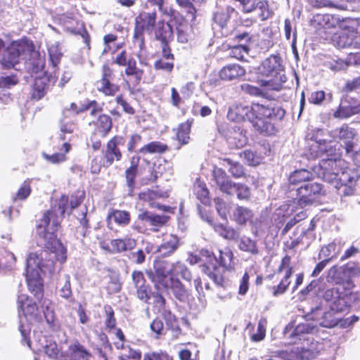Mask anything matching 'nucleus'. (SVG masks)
I'll return each mask as SVG.
<instances>
[{
	"instance_id": "obj_34",
	"label": "nucleus",
	"mask_w": 360,
	"mask_h": 360,
	"mask_svg": "<svg viewBox=\"0 0 360 360\" xmlns=\"http://www.w3.org/2000/svg\"><path fill=\"white\" fill-rule=\"evenodd\" d=\"M57 288L60 297L65 299H68L72 297V292L70 284V276L69 274H65L60 276L57 282Z\"/></svg>"
},
{
	"instance_id": "obj_41",
	"label": "nucleus",
	"mask_w": 360,
	"mask_h": 360,
	"mask_svg": "<svg viewBox=\"0 0 360 360\" xmlns=\"http://www.w3.org/2000/svg\"><path fill=\"white\" fill-rule=\"evenodd\" d=\"M222 165L227 167L229 172L235 178H240L244 175V168L238 162H234L229 158H225L222 161Z\"/></svg>"
},
{
	"instance_id": "obj_63",
	"label": "nucleus",
	"mask_w": 360,
	"mask_h": 360,
	"mask_svg": "<svg viewBox=\"0 0 360 360\" xmlns=\"http://www.w3.org/2000/svg\"><path fill=\"white\" fill-rule=\"evenodd\" d=\"M232 35L234 41L243 44H247L251 39L250 34L246 31L235 30Z\"/></svg>"
},
{
	"instance_id": "obj_58",
	"label": "nucleus",
	"mask_w": 360,
	"mask_h": 360,
	"mask_svg": "<svg viewBox=\"0 0 360 360\" xmlns=\"http://www.w3.org/2000/svg\"><path fill=\"white\" fill-rule=\"evenodd\" d=\"M31 193L30 181L27 180L23 182L20 188L15 194L14 200H25Z\"/></svg>"
},
{
	"instance_id": "obj_52",
	"label": "nucleus",
	"mask_w": 360,
	"mask_h": 360,
	"mask_svg": "<svg viewBox=\"0 0 360 360\" xmlns=\"http://www.w3.org/2000/svg\"><path fill=\"white\" fill-rule=\"evenodd\" d=\"M41 309L46 321L50 323L54 320V310L53 303L48 299H44L41 303Z\"/></svg>"
},
{
	"instance_id": "obj_2",
	"label": "nucleus",
	"mask_w": 360,
	"mask_h": 360,
	"mask_svg": "<svg viewBox=\"0 0 360 360\" xmlns=\"http://www.w3.org/2000/svg\"><path fill=\"white\" fill-rule=\"evenodd\" d=\"M54 259L60 262L49 250H41L29 254L26 260V280L30 291L37 300L43 297V285L41 273L52 274L54 271Z\"/></svg>"
},
{
	"instance_id": "obj_62",
	"label": "nucleus",
	"mask_w": 360,
	"mask_h": 360,
	"mask_svg": "<svg viewBox=\"0 0 360 360\" xmlns=\"http://www.w3.org/2000/svg\"><path fill=\"white\" fill-rule=\"evenodd\" d=\"M76 126L72 122H65L62 120L60 124V139L65 140V134H71L75 129Z\"/></svg>"
},
{
	"instance_id": "obj_35",
	"label": "nucleus",
	"mask_w": 360,
	"mask_h": 360,
	"mask_svg": "<svg viewBox=\"0 0 360 360\" xmlns=\"http://www.w3.org/2000/svg\"><path fill=\"white\" fill-rule=\"evenodd\" d=\"M172 277L176 278L180 276L182 279L190 282L192 280V274L187 266L181 262H172Z\"/></svg>"
},
{
	"instance_id": "obj_27",
	"label": "nucleus",
	"mask_w": 360,
	"mask_h": 360,
	"mask_svg": "<svg viewBox=\"0 0 360 360\" xmlns=\"http://www.w3.org/2000/svg\"><path fill=\"white\" fill-rule=\"evenodd\" d=\"M129 222L130 214L127 211L115 210L110 212L107 217L108 227L111 230L114 229V224L124 226Z\"/></svg>"
},
{
	"instance_id": "obj_37",
	"label": "nucleus",
	"mask_w": 360,
	"mask_h": 360,
	"mask_svg": "<svg viewBox=\"0 0 360 360\" xmlns=\"http://www.w3.org/2000/svg\"><path fill=\"white\" fill-rule=\"evenodd\" d=\"M193 120H188L186 122L181 123L177 130L176 137L179 142L181 145L187 144L190 140L191 127L193 124Z\"/></svg>"
},
{
	"instance_id": "obj_55",
	"label": "nucleus",
	"mask_w": 360,
	"mask_h": 360,
	"mask_svg": "<svg viewBox=\"0 0 360 360\" xmlns=\"http://www.w3.org/2000/svg\"><path fill=\"white\" fill-rule=\"evenodd\" d=\"M143 360H173V359L166 352L160 350L146 353Z\"/></svg>"
},
{
	"instance_id": "obj_49",
	"label": "nucleus",
	"mask_w": 360,
	"mask_h": 360,
	"mask_svg": "<svg viewBox=\"0 0 360 360\" xmlns=\"http://www.w3.org/2000/svg\"><path fill=\"white\" fill-rule=\"evenodd\" d=\"M167 196V193H161L150 189L139 193V198L143 201L148 202L152 207H154L155 205V203L153 202L155 199L158 198H165Z\"/></svg>"
},
{
	"instance_id": "obj_56",
	"label": "nucleus",
	"mask_w": 360,
	"mask_h": 360,
	"mask_svg": "<svg viewBox=\"0 0 360 360\" xmlns=\"http://www.w3.org/2000/svg\"><path fill=\"white\" fill-rule=\"evenodd\" d=\"M242 90L251 95V96H261L264 97L266 94L265 91H268L264 87L259 88L255 86H252L249 84H243L241 85Z\"/></svg>"
},
{
	"instance_id": "obj_17",
	"label": "nucleus",
	"mask_w": 360,
	"mask_h": 360,
	"mask_svg": "<svg viewBox=\"0 0 360 360\" xmlns=\"http://www.w3.org/2000/svg\"><path fill=\"white\" fill-rule=\"evenodd\" d=\"M124 141L122 136H114L108 142L104 154V164L106 167L110 166L115 160L119 161L121 160L122 153L118 148V146L124 145Z\"/></svg>"
},
{
	"instance_id": "obj_23",
	"label": "nucleus",
	"mask_w": 360,
	"mask_h": 360,
	"mask_svg": "<svg viewBox=\"0 0 360 360\" xmlns=\"http://www.w3.org/2000/svg\"><path fill=\"white\" fill-rule=\"evenodd\" d=\"M57 77L54 75H50L49 77H37L34 80L32 98L36 100H39L43 98L46 94L49 88V82H52L54 84L56 82Z\"/></svg>"
},
{
	"instance_id": "obj_53",
	"label": "nucleus",
	"mask_w": 360,
	"mask_h": 360,
	"mask_svg": "<svg viewBox=\"0 0 360 360\" xmlns=\"http://www.w3.org/2000/svg\"><path fill=\"white\" fill-rule=\"evenodd\" d=\"M248 46L247 44H240L233 46L230 50L229 55L232 58L242 60L244 59L245 55L248 53Z\"/></svg>"
},
{
	"instance_id": "obj_30",
	"label": "nucleus",
	"mask_w": 360,
	"mask_h": 360,
	"mask_svg": "<svg viewBox=\"0 0 360 360\" xmlns=\"http://www.w3.org/2000/svg\"><path fill=\"white\" fill-rule=\"evenodd\" d=\"M155 37L164 43H168L173 38V30L169 23L164 21H158L154 29Z\"/></svg>"
},
{
	"instance_id": "obj_54",
	"label": "nucleus",
	"mask_w": 360,
	"mask_h": 360,
	"mask_svg": "<svg viewBox=\"0 0 360 360\" xmlns=\"http://www.w3.org/2000/svg\"><path fill=\"white\" fill-rule=\"evenodd\" d=\"M203 0H176V2L181 7L187 9V17H191L193 20L195 18L196 9L193 6L192 2L200 3Z\"/></svg>"
},
{
	"instance_id": "obj_32",
	"label": "nucleus",
	"mask_w": 360,
	"mask_h": 360,
	"mask_svg": "<svg viewBox=\"0 0 360 360\" xmlns=\"http://www.w3.org/2000/svg\"><path fill=\"white\" fill-rule=\"evenodd\" d=\"M238 247L240 250L248 252L251 255H257L259 253L257 240L248 236H243L239 238Z\"/></svg>"
},
{
	"instance_id": "obj_38",
	"label": "nucleus",
	"mask_w": 360,
	"mask_h": 360,
	"mask_svg": "<svg viewBox=\"0 0 360 360\" xmlns=\"http://www.w3.org/2000/svg\"><path fill=\"white\" fill-rule=\"evenodd\" d=\"M252 212L248 207L237 206L233 212V219L238 224H245L252 217Z\"/></svg>"
},
{
	"instance_id": "obj_3",
	"label": "nucleus",
	"mask_w": 360,
	"mask_h": 360,
	"mask_svg": "<svg viewBox=\"0 0 360 360\" xmlns=\"http://www.w3.org/2000/svg\"><path fill=\"white\" fill-rule=\"evenodd\" d=\"M315 171L319 178L339 188L340 185L355 184L357 173L347 167L345 160L335 158L323 159Z\"/></svg>"
},
{
	"instance_id": "obj_20",
	"label": "nucleus",
	"mask_w": 360,
	"mask_h": 360,
	"mask_svg": "<svg viewBox=\"0 0 360 360\" xmlns=\"http://www.w3.org/2000/svg\"><path fill=\"white\" fill-rule=\"evenodd\" d=\"M169 283L167 284V287L163 289L170 291L174 298L179 302H187L190 296V292L181 281L178 278L173 277L169 278Z\"/></svg>"
},
{
	"instance_id": "obj_60",
	"label": "nucleus",
	"mask_w": 360,
	"mask_h": 360,
	"mask_svg": "<svg viewBox=\"0 0 360 360\" xmlns=\"http://www.w3.org/2000/svg\"><path fill=\"white\" fill-rule=\"evenodd\" d=\"M136 169H129L127 168L125 171V179H126V183L127 186L129 188V193H131L134 188V184H135V178L137 174Z\"/></svg>"
},
{
	"instance_id": "obj_19",
	"label": "nucleus",
	"mask_w": 360,
	"mask_h": 360,
	"mask_svg": "<svg viewBox=\"0 0 360 360\" xmlns=\"http://www.w3.org/2000/svg\"><path fill=\"white\" fill-rule=\"evenodd\" d=\"M336 148L332 144H321L314 142L309 148V158L315 159L321 158L328 159L337 157Z\"/></svg>"
},
{
	"instance_id": "obj_61",
	"label": "nucleus",
	"mask_w": 360,
	"mask_h": 360,
	"mask_svg": "<svg viewBox=\"0 0 360 360\" xmlns=\"http://www.w3.org/2000/svg\"><path fill=\"white\" fill-rule=\"evenodd\" d=\"M194 287L198 294V300L200 302V307L201 308H205L207 304L205 295L202 291V285L201 279L198 277L194 279L193 281Z\"/></svg>"
},
{
	"instance_id": "obj_15",
	"label": "nucleus",
	"mask_w": 360,
	"mask_h": 360,
	"mask_svg": "<svg viewBox=\"0 0 360 360\" xmlns=\"http://www.w3.org/2000/svg\"><path fill=\"white\" fill-rule=\"evenodd\" d=\"M136 245V240L126 237L124 238H117L110 240V245L105 243H101L102 249L110 253H121L128 250H133Z\"/></svg>"
},
{
	"instance_id": "obj_14",
	"label": "nucleus",
	"mask_w": 360,
	"mask_h": 360,
	"mask_svg": "<svg viewBox=\"0 0 360 360\" xmlns=\"http://www.w3.org/2000/svg\"><path fill=\"white\" fill-rule=\"evenodd\" d=\"M24 51V46L18 42H13L4 52L1 59L0 65L2 69L13 68L18 63L20 56Z\"/></svg>"
},
{
	"instance_id": "obj_13",
	"label": "nucleus",
	"mask_w": 360,
	"mask_h": 360,
	"mask_svg": "<svg viewBox=\"0 0 360 360\" xmlns=\"http://www.w3.org/2000/svg\"><path fill=\"white\" fill-rule=\"evenodd\" d=\"M334 45L339 49L360 47V35L354 30H346L333 37Z\"/></svg>"
},
{
	"instance_id": "obj_11",
	"label": "nucleus",
	"mask_w": 360,
	"mask_h": 360,
	"mask_svg": "<svg viewBox=\"0 0 360 360\" xmlns=\"http://www.w3.org/2000/svg\"><path fill=\"white\" fill-rule=\"evenodd\" d=\"M147 275L157 290L167 287L168 276L172 277L171 264L167 261L158 260L154 262V270L147 271Z\"/></svg>"
},
{
	"instance_id": "obj_5",
	"label": "nucleus",
	"mask_w": 360,
	"mask_h": 360,
	"mask_svg": "<svg viewBox=\"0 0 360 360\" xmlns=\"http://www.w3.org/2000/svg\"><path fill=\"white\" fill-rule=\"evenodd\" d=\"M359 293L352 292L344 285H335L326 290L322 295L324 300L328 303L332 311L344 312L347 311L351 305L359 300Z\"/></svg>"
},
{
	"instance_id": "obj_47",
	"label": "nucleus",
	"mask_w": 360,
	"mask_h": 360,
	"mask_svg": "<svg viewBox=\"0 0 360 360\" xmlns=\"http://www.w3.org/2000/svg\"><path fill=\"white\" fill-rule=\"evenodd\" d=\"M326 281L328 283H335L336 285H342L341 267L334 265L331 266L326 273Z\"/></svg>"
},
{
	"instance_id": "obj_28",
	"label": "nucleus",
	"mask_w": 360,
	"mask_h": 360,
	"mask_svg": "<svg viewBox=\"0 0 360 360\" xmlns=\"http://www.w3.org/2000/svg\"><path fill=\"white\" fill-rule=\"evenodd\" d=\"M340 242L334 240L333 242L323 246L318 255V259H323L330 262L334 259L337 258L341 251Z\"/></svg>"
},
{
	"instance_id": "obj_22",
	"label": "nucleus",
	"mask_w": 360,
	"mask_h": 360,
	"mask_svg": "<svg viewBox=\"0 0 360 360\" xmlns=\"http://www.w3.org/2000/svg\"><path fill=\"white\" fill-rule=\"evenodd\" d=\"M318 332V328L316 325L309 323H302L298 324L290 335L292 344H297L299 341L306 339V335L314 334Z\"/></svg>"
},
{
	"instance_id": "obj_57",
	"label": "nucleus",
	"mask_w": 360,
	"mask_h": 360,
	"mask_svg": "<svg viewBox=\"0 0 360 360\" xmlns=\"http://www.w3.org/2000/svg\"><path fill=\"white\" fill-rule=\"evenodd\" d=\"M154 68L158 70H162L166 72H171L174 68V60L165 58H160L154 63Z\"/></svg>"
},
{
	"instance_id": "obj_50",
	"label": "nucleus",
	"mask_w": 360,
	"mask_h": 360,
	"mask_svg": "<svg viewBox=\"0 0 360 360\" xmlns=\"http://www.w3.org/2000/svg\"><path fill=\"white\" fill-rule=\"evenodd\" d=\"M50 60L53 68H56L60 63L63 53L58 43L52 44L48 49Z\"/></svg>"
},
{
	"instance_id": "obj_39",
	"label": "nucleus",
	"mask_w": 360,
	"mask_h": 360,
	"mask_svg": "<svg viewBox=\"0 0 360 360\" xmlns=\"http://www.w3.org/2000/svg\"><path fill=\"white\" fill-rule=\"evenodd\" d=\"M70 148V145L68 143H64L63 145V150H64V153H56L52 155L42 153V156L46 161L51 164H59L65 161V154L69 152Z\"/></svg>"
},
{
	"instance_id": "obj_10",
	"label": "nucleus",
	"mask_w": 360,
	"mask_h": 360,
	"mask_svg": "<svg viewBox=\"0 0 360 360\" xmlns=\"http://www.w3.org/2000/svg\"><path fill=\"white\" fill-rule=\"evenodd\" d=\"M218 252L219 257L217 258L215 256V259H217L219 265L210 264L207 266L205 273L217 285H221L224 282L223 272L224 269L229 270L233 268V253L229 249L219 250Z\"/></svg>"
},
{
	"instance_id": "obj_12",
	"label": "nucleus",
	"mask_w": 360,
	"mask_h": 360,
	"mask_svg": "<svg viewBox=\"0 0 360 360\" xmlns=\"http://www.w3.org/2000/svg\"><path fill=\"white\" fill-rule=\"evenodd\" d=\"M337 313L335 311H332L330 308L325 311L321 306H317L311 309L306 317L316 321L322 327L330 328L337 326L339 322L340 318L337 316Z\"/></svg>"
},
{
	"instance_id": "obj_44",
	"label": "nucleus",
	"mask_w": 360,
	"mask_h": 360,
	"mask_svg": "<svg viewBox=\"0 0 360 360\" xmlns=\"http://www.w3.org/2000/svg\"><path fill=\"white\" fill-rule=\"evenodd\" d=\"M96 125L101 136H105L112 128V120L110 116L101 114L98 116Z\"/></svg>"
},
{
	"instance_id": "obj_9",
	"label": "nucleus",
	"mask_w": 360,
	"mask_h": 360,
	"mask_svg": "<svg viewBox=\"0 0 360 360\" xmlns=\"http://www.w3.org/2000/svg\"><path fill=\"white\" fill-rule=\"evenodd\" d=\"M297 198L294 200L292 212L294 211V205H298L301 209L312 205L316 200L323 194L322 185L310 181L296 188Z\"/></svg>"
},
{
	"instance_id": "obj_45",
	"label": "nucleus",
	"mask_w": 360,
	"mask_h": 360,
	"mask_svg": "<svg viewBox=\"0 0 360 360\" xmlns=\"http://www.w3.org/2000/svg\"><path fill=\"white\" fill-rule=\"evenodd\" d=\"M311 139L314 142L321 144H332L330 138V131L323 129H315L312 131Z\"/></svg>"
},
{
	"instance_id": "obj_64",
	"label": "nucleus",
	"mask_w": 360,
	"mask_h": 360,
	"mask_svg": "<svg viewBox=\"0 0 360 360\" xmlns=\"http://www.w3.org/2000/svg\"><path fill=\"white\" fill-rule=\"evenodd\" d=\"M45 354L51 359H56L58 357L59 348L56 342H50L44 346V348Z\"/></svg>"
},
{
	"instance_id": "obj_48",
	"label": "nucleus",
	"mask_w": 360,
	"mask_h": 360,
	"mask_svg": "<svg viewBox=\"0 0 360 360\" xmlns=\"http://www.w3.org/2000/svg\"><path fill=\"white\" fill-rule=\"evenodd\" d=\"M317 20L325 28L335 27L340 22L338 16L330 14L319 15H317Z\"/></svg>"
},
{
	"instance_id": "obj_40",
	"label": "nucleus",
	"mask_w": 360,
	"mask_h": 360,
	"mask_svg": "<svg viewBox=\"0 0 360 360\" xmlns=\"http://www.w3.org/2000/svg\"><path fill=\"white\" fill-rule=\"evenodd\" d=\"M323 65L334 72L345 70L348 67L347 59L343 60L338 57L328 59L324 62Z\"/></svg>"
},
{
	"instance_id": "obj_36",
	"label": "nucleus",
	"mask_w": 360,
	"mask_h": 360,
	"mask_svg": "<svg viewBox=\"0 0 360 360\" xmlns=\"http://www.w3.org/2000/svg\"><path fill=\"white\" fill-rule=\"evenodd\" d=\"M68 352L72 357L77 360H87L91 357V354L85 347L78 342L69 346Z\"/></svg>"
},
{
	"instance_id": "obj_33",
	"label": "nucleus",
	"mask_w": 360,
	"mask_h": 360,
	"mask_svg": "<svg viewBox=\"0 0 360 360\" xmlns=\"http://www.w3.org/2000/svg\"><path fill=\"white\" fill-rule=\"evenodd\" d=\"M228 141L237 148H242L247 143V137L243 129L239 127H234L229 131Z\"/></svg>"
},
{
	"instance_id": "obj_1",
	"label": "nucleus",
	"mask_w": 360,
	"mask_h": 360,
	"mask_svg": "<svg viewBox=\"0 0 360 360\" xmlns=\"http://www.w3.org/2000/svg\"><path fill=\"white\" fill-rule=\"evenodd\" d=\"M68 208V197L63 195L56 200L50 210L44 213L37 226V233L44 248L53 253L61 263L66 261L67 250L58 240L56 232L60 227V221Z\"/></svg>"
},
{
	"instance_id": "obj_46",
	"label": "nucleus",
	"mask_w": 360,
	"mask_h": 360,
	"mask_svg": "<svg viewBox=\"0 0 360 360\" xmlns=\"http://www.w3.org/2000/svg\"><path fill=\"white\" fill-rule=\"evenodd\" d=\"M167 150V146L160 141H153L142 147L139 150L140 153H162Z\"/></svg>"
},
{
	"instance_id": "obj_59",
	"label": "nucleus",
	"mask_w": 360,
	"mask_h": 360,
	"mask_svg": "<svg viewBox=\"0 0 360 360\" xmlns=\"http://www.w3.org/2000/svg\"><path fill=\"white\" fill-rule=\"evenodd\" d=\"M84 110L83 105L78 106L75 103H72L63 110V115L65 117H75Z\"/></svg>"
},
{
	"instance_id": "obj_43",
	"label": "nucleus",
	"mask_w": 360,
	"mask_h": 360,
	"mask_svg": "<svg viewBox=\"0 0 360 360\" xmlns=\"http://www.w3.org/2000/svg\"><path fill=\"white\" fill-rule=\"evenodd\" d=\"M125 69V74L134 77L136 83H139L142 79L143 72L136 67V62L134 58H129Z\"/></svg>"
},
{
	"instance_id": "obj_7",
	"label": "nucleus",
	"mask_w": 360,
	"mask_h": 360,
	"mask_svg": "<svg viewBox=\"0 0 360 360\" xmlns=\"http://www.w3.org/2000/svg\"><path fill=\"white\" fill-rule=\"evenodd\" d=\"M213 176L219 189L228 195L236 194L239 200H248L250 195V188L245 184H236L229 179L225 171L217 168L213 171Z\"/></svg>"
},
{
	"instance_id": "obj_18",
	"label": "nucleus",
	"mask_w": 360,
	"mask_h": 360,
	"mask_svg": "<svg viewBox=\"0 0 360 360\" xmlns=\"http://www.w3.org/2000/svg\"><path fill=\"white\" fill-rule=\"evenodd\" d=\"M102 79L97 82V89L105 96H113L120 89L119 86L110 82L112 76V70L108 65H103Z\"/></svg>"
},
{
	"instance_id": "obj_24",
	"label": "nucleus",
	"mask_w": 360,
	"mask_h": 360,
	"mask_svg": "<svg viewBox=\"0 0 360 360\" xmlns=\"http://www.w3.org/2000/svg\"><path fill=\"white\" fill-rule=\"evenodd\" d=\"M251 105L234 104L229 107L227 118L233 122L249 121Z\"/></svg>"
},
{
	"instance_id": "obj_6",
	"label": "nucleus",
	"mask_w": 360,
	"mask_h": 360,
	"mask_svg": "<svg viewBox=\"0 0 360 360\" xmlns=\"http://www.w3.org/2000/svg\"><path fill=\"white\" fill-rule=\"evenodd\" d=\"M281 71L280 58L271 56L264 60L258 68V74L266 77V79H258V84L267 90H279L281 84L277 82V79Z\"/></svg>"
},
{
	"instance_id": "obj_21",
	"label": "nucleus",
	"mask_w": 360,
	"mask_h": 360,
	"mask_svg": "<svg viewBox=\"0 0 360 360\" xmlns=\"http://www.w3.org/2000/svg\"><path fill=\"white\" fill-rule=\"evenodd\" d=\"M352 98L345 97L342 98L339 107L334 112L333 117L338 119H347L360 112L359 107L352 105Z\"/></svg>"
},
{
	"instance_id": "obj_25",
	"label": "nucleus",
	"mask_w": 360,
	"mask_h": 360,
	"mask_svg": "<svg viewBox=\"0 0 360 360\" xmlns=\"http://www.w3.org/2000/svg\"><path fill=\"white\" fill-rule=\"evenodd\" d=\"M245 70L238 64H229L219 71V77L224 81H232L245 75Z\"/></svg>"
},
{
	"instance_id": "obj_26",
	"label": "nucleus",
	"mask_w": 360,
	"mask_h": 360,
	"mask_svg": "<svg viewBox=\"0 0 360 360\" xmlns=\"http://www.w3.org/2000/svg\"><path fill=\"white\" fill-rule=\"evenodd\" d=\"M179 247V239L174 235L165 237L163 242L155 248V252L162 257H169L173 254Z\"/></svg>"
},
{
	"instance_id": "obj_31",
	"label": "nucleus",
	"mask_w": 360,
	"mask_h": 360,
	"mask_svg": "<svg viewBox=\"0 0 360 360\" xmlns=\"http://www.w3.org/2000/svg\"><path fill=\"white\" fill-rule=\"evenodd\" d=\"M313 179V174L307 169L295 170L288 177L289 184L292 186H301L309 182Z\"/></svg>"
},
{
	"instance_id": "obj_42",
	"label": "nucleus",
	"mask_w": 360,
	"mask_h": 360,
	"mask_svg": "<svg viewBox=\"0 0 360 360\" xmlns=\"http://www.w3.org/2000/svg\"><path fill=\"white\" fill-rule=\"evenodd\" d=\"M214 229L220 236L225 239L236 240L239 238V233L232 227L223 224H216Z\"/></svg>"
},
{
	"instance_id": "obj_8",
	"label": "nucleus",
	"mask_w": 360,
	"mask_h": 360,
	"mask_svg": "<svg viewBox=\"0 0 360 360\" xmlns=\"http://www.w3.org/2000/svg\"><path fill=\"white\" fill-rule=\"evenodd\" d=\"M156 12H141L135 18V28L134 32V44L139 47L140 51L145 49V39L143 32L152 34L156 24Z\"/></svg>"
},
{
	"instance_id": "obj_29",
	"label": "nucleus",
	"mask_w": 360,
	"mask_h": 360,
	"mask_svg": "<svg viewBox=\"0 0 360 360\" xmlns=\"http://www.w3.org/2000/svg\"><path fill=\"white\" fill-rule=\"evenodd\" d=\"M139 219L147 223L149 226H154L153 230L157 231L158 227L162 226L167 222L169 217L143 212L139 214Z\"/></svg>"
},
{
	"instance_id": "obj_51",
	"label": "nucleus",
	"mask_w": 360,
	"mask_h": 360,
	"mask_svg": "<svg viewBox=\"0 0 360 360\" xmlns=\"http://www.w3.org/2000/svg\"><path fill=\"white\" fill-rule=\"evenodd\" d=\"M292 270L291 269L286 270L285 276L281 281L280 283L278 285L274 286L273 288L274 296H278L279 295H282L285 292V290L288 288V286L290 284L289 278L292 275Z\"/></svg>"
},
{
	"instance_id": "obj_4",
	"label": "nucleus",
	"mask_w": 360,
	"mask_h": 360,
	"mask_svg": "<svg viewBox=\"0 0 360 360\" xmlns=\"http://www.w3.org/2000/svg\"><path fill=\"white\" fill-rule=\"evenodd\" d=\"M285 110L281 108H271L259 103L251 105L249 122L254 129L260 134L271 135L276 132L273 120H281L285 115Z\"/></svg>"
},
{
	"instance_id": "obj_16",
	"label": "nucleus",
	"mask_w": 360,
	"mask_h": 360,
	"mask_svg": "<svg viewBox=\"0 0 360 360\" xmlns=\"http://www.w3.org/2000/svg\"><path fill=\"white\" fill-rule=\"evenodd\" d=\"M355 136V130L346 124L330 131V138L333 139H338L342 141L345 144V150L347 153L353 150L352 140Z\"/></svg>"
}]
</instances>
